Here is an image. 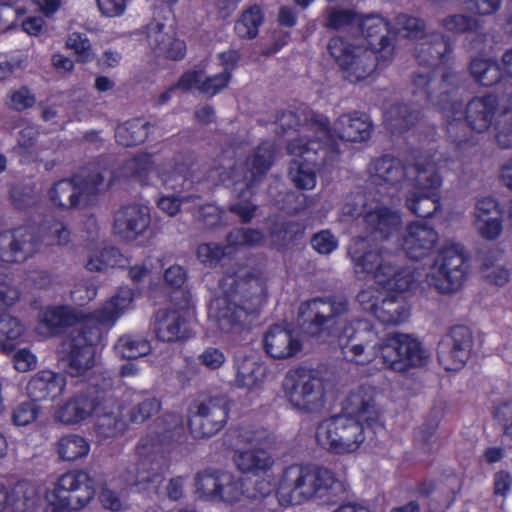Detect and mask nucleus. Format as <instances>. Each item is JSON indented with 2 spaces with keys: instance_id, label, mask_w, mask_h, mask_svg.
Wrapping results in <instances>:
<instances>
[{
  "instance_id": "obj_1",
  "label": "nucleus",
  "mask_w": 512,
  "mask_h": 512,
  "mask_svg": "<svg viewBox=\"0 0 512 512\" xmlns=\"http://www.w3.org/2000/svg\"><path fill=\"white\" fill-rule=\"evenodd\" d=\"M348 253L355 273L369 277L366 286L357 295L360 306L383 323L398 324L404 321L409 311L398 298L412 288L416 281L414 273L406 268L394 267L386 251L372 250L365 238L353 239Z\"/></svg>"
},
{
  "instance_id": "obj_2",
  "label": "nucleus",
  "mask_w": 512,
  "mask_h": 512,
  "mask_svg": "<svg viewBox=\"0 0 512 512\" xmlns=\"http://www.w3.org/2000/svg\"><path fill=\"white\" fill-rule=\"evenodd\" d=\"M346 310L347 302L343 299L311 300L301 306L304 331L320 342L337 344L349 361L359 365L367 364L377 356L375 352L372 355L365 351V346L375 339L376 333L367 321L359 320L344 325L338 317Z\"/></svg>"
},
{
  "instance_id": "obj_3",
  "label": "nucleus",
  "mask_w": 512,
  "mask_h": 512,
  "mask_svg": "<svg viewBox=\"0 0 512 512\" xmlns=\"http://www.w3.org/2000/svg\"><path fill=\"white\" fill-rule=\"evenodd\" d=\"M343 410V414L321 422L316 430L318 444L338 455L356 452L366 439L362 422L369 423L380 416L376 388L361 385L353 389Z\"/></svg>"
},
{
  "instance_id": "obj_4",
  "label": "nucleus",
  "mask_w": 512,
  "mask_h": 512,
  "mask_svg": "<svg viewBox=\"0 0 512 512\" xmlns=\"http://www.w3.org/2000/svg\"><path fill=\"white\" fill-rule=\"evenodd\" d=\"M343 489V483L335 474L315 465H291L286 467L274 487L271 480L261 478L252 489L245 488L246 502L262 500L275 490V497L282 507L298 505L314 497L335 495Z\"/></svg>"
},
{
  "instance_id": "obj_5",
  "label": "nucleus",
  "mask_w": 512,
  "mask_h": 512,
  "mask_svg": "<svg viewBox=\"0 0 512 512\" xmlns=\"http://www.w3.org/2000/svg\"><path fill=\"white\" fill-rule=\"evenodd\" d=\"M76 324L62 342L60 353L66 358L68 372L72 376H82L95 364V344L101 332L92 324L91 317L83 318L75 309L67 306H54L44 309L39 317L37 332L49 337L68 325Z\"/></svg>"
},
{
  "instance_id": "obj_6",
  "label": "nucleus",
  "mask_w": 512,
  "mask_h": 512,
  "mask_svg": "<svg viewBox=\"0 0 512 512\" xmlns=\"http://www.w3.org/2000/svg\"><path fill=\"white\" fill-rule=\"evenodd\" d=\"M356 25L361 26L365 39L334 37L328 44L330 56L342 69L345 78L352 83L368 78L376 66V54L372 49L364 47V41L376 49V41L379 40V61H389L394 50L387 37L390 33L389 25L382 17L369 16L361 19L359 16Z\"/></svg>"
},
{
  "instance_id": "obj_7",
  "label": "nucleus",
  "mask_w": 512,
  "mask_h": 512,
  "mask_svg": "<svg viewBox=\"0 0 512 512\" xmlns=\"http://www.w3.org/2000/svg\"><path fill=\"white\" fill-rule=\"evenodd\" d=\"M371 170L373 182L381 186L379 198L364 203L363 197L359 196L354 201L347 202L342 208V213L353 218L363 214L367 227L379 233L381 238L388 239L401 225L399 213L388 207L393 196L390 190H395L394 185L402 180L405 172L401 163L391 157L376 160Z\"/></svg>"
},
{
  "instance_id": "obj_8",
  "label": "nucleus",
  "mask_w": 512,
  "mask_h": 512,
  "mask_svg": "<svg viewBox=\"0 0 512 512\" xmlns=\"http://www.w3.org/2000/svg\"><path fill=\"white\" fill-rule=\"evenodd\" d=\"M223 296H217L209 305V319L225 334H238L248 315L263 301L264 289L257 278L238 279L227 277L220 283Z\"/></svg>"
},
{
  "instance_id": "obj_9",
  "label": "nucleus",
  "mask_w": 512,
  "mask_h": 512,
  "mask_svg": "<svg viewBox=\"0 0 512 512\" xmlns=\"http://www.w3.org/2000/svg\"><path fill=\"white\" fill-rule=\"evenodd\" d=\"M92 415L97 417L98 435L104 438L121 435L126 429L120 405L114 399L102 400L97 391L71 397L53 412L54 420L65 425L79 424Z\"/></svg>"
},
{
  "instance_id": "obj_10",
  "label": "nucleus",
  "mask_w": 512,
  "mask_h": 512,
  "mask_svg": "<svg viewBox=\"0 0 512 512\" xmlns=\"http://www.w3.org/2000/svg\"><path fill=\"white\" fill-rule=\"evenodd\" d=\"M38 491V505L44 512H71L88 504L95 494L93 480L84 471L67 472L53 488L38 487Z\"/></svg>"
},
{
  "instance_id": "obj_11",
  "label": "nucleus",
  "mask_w": 512,
  "mask_h": 512,
  "mask_svg": "<svg viewBox=\"0 0 512 512\" xmlns=\"http://www.w3.org/2000/svg\"><path fill=\"white\" fill-rule=\"evenodd\" d=\"M467 273L464 247L459 243L447 242L429 267L425 281L441 294H453L461 289Z\"/></svg>"
},
{
  "instance_id": "obj_12",
  "label": "nucleus",
  "mask_w": 512,
  "mask_h": 512,
  "mask_svg": "<svg viewBox=\"0 0 512 512\" xmlns=\"http://www.w3.org/2000/svg\"><path fill=\"white\" fill-rule=\"evenodd\" d=\"M230 438L235 449L234 462L239 471L257 475L273 468L275 460L264 448L270 443L265 431L241 428L234 431Z\"/></svg>"
},
{
  "instance_id": "obj_13",
  "label": "nucleus",
  "mask_w": 512,
  "mask_h": 512,
  "mask_svg": "<svg viewBox=\"0 0 512 512\" xmlns=\"http://www.w3.org/2000/svg\"><path fill=\"white\" fill-rule=\"evenodd\" d=\"M282 389L288 402L297 410L313 412L324 404V382L313 369H290L284 377Z\"/></svg>"
},
{
  "instance_id": "obj_14",
  "label": "nucleus",
  "mask_w": 512,
  "mask_h": 512,
  "mask_svg": "<svg viewBox=\"0 0 512 512\" xmlns=\"http://www.w3.org/2000/svg\"><path fill=\"white\" fill-rule=\"evenodd\" d=\"M375 353L386 368L404 372L427 363L428 352L416 338L408 334H389L375 347Z\"/></svg>"
},
{
  "instance_id": "obj_15",
  "label": "nucleus",
  "mask_w": 512,
  "mask_h": 512,
  "mask_svg": "<svg viewBox=\"0 0 512 512\" xmlns=\"http://www.w3.org/2000/svg\"><path fill=\"white\" fill-rule=\"evenodd\" d=\"M239 60L235 50H227L218 54L215 61L206 66V70L186 72L179 80L177 88L183 90H199L214 96L225 89L230 81L231 72Z\"/></svg>"
},
{
  "instance_id": "obj_16",
  "label": "nucleus",
  "mask_w": 512,
  "mask_h": 512,
  "mask_svg": "<svg viewBox=\"0 0 512 512\" xmlns=\"http://www.w3.org/2000/svg\"><path fill=\"white\" fill-rule=\"evenodd\" d=\"M415 170L417 173L415 181L404 180L401 183V190L406 193V205L411 212L420 217H427L439 207L437 190L442 180L432 164Z\"/></svg>"
},
{
  "instance_id": "obj_17",
  "label": "nucleus",
  "mask_w": 512,
  "mask_h": 512,
  "mask_svg": "<svg viewBox=\"0 0 512 512\" xmlns=\"http://www.w3.org/2000/svg\"><path fill=\"white\" fill-rule=\"evenodd\" d=\"M273 159V146L264 143L255 153L251 161L242 163L240 159L234 160L231 151H225L220 165L211 171V178H218L220 182L232 181L240 184L243 180L245 186L257 181L270 167Z\"/></svg>"
},
{
  "instance_id": "obj_18",
  "label": "nucleus",
  "mask_w": 512,
  "mask_h": 512,
  "mask_svg": "<svg viewBox=\"0 0 512 512\" xmlns=\"http://www.w3.org/2000/svg\"><path fill=\"white\" fill-rule=\"evenodd\" d=\"M508 107L500 105L494 95L475 97L466 106L465 111L459 102H452L449 108H445L446 118L451 132L454 122L462 119L477 133H484L494 124L499 114Z\"/></svg>"
},
{
  "instance_id": "obj_19",
  "label": "nucleus",
  "mask_w": 512,
  "mask_h": 512,
  "mask_svg": "<svg viewBox=\"0 0 512 512\" xmlns=\"http://www.w3.org/2000/svg\"><path fill=\"white\" fill-rule=\"evenodd\" d=\"M195 493L203 500L234 505L246 502L244 483L223 471H204L195 478Z\"/></svg>"
},
{
  "instance_id": "obj_20",
  "label": "nucleus",
  "mask_w": 512,
  "mask_h": 512,
  "mask_svg": "<svg viewBox=\"0 0 512 512\" xmlns=\"http://www.w3.org/2000/svg\"><path fill=\"white\" fill-rule=\"evenodd\" d=\"M320 144L306 137L293 140L288 146L291 155L289 176L294 185L303 190L316 186V172L319 167L318 150Z\"/></svg>"
},
{
  "instance_id": "obj_21",
  "label": "nucleus",
  "mask_w": 512,
  "mask_h": 512,
  "mask_svg": "<svg viewBox=\"0 0 512 512\" xmlns=\"http://www.w3.org/2000/svg\"><path fill=\"white\" fill-rule=\"evenodd\" d=\"M423 22L418 18L401 15L396 19V32L403 37L419 38L416 47L417 58L420 63L436 65L449 51L447 41L437 35H425L422 32Z\"/></svg>"
},
{
  "instance_id": "obj_22",
  "label": "nucleus",
  "mask_w": 512,
  "mask_h": 512,
  "mask_svg": "<svg viewBox=\"0 0 512 512\" xmlns=\"http://www.w3.org/2000/svg\"><path fill=\"white\" fill-rule=\"evenodd\" d=\"M227 418L228 409L224 399H206L190 408L189 428L196 438L210 437L224 427Z\"/></svg>"
},
{
  "instance_id": "obj_23",
  "label": "nucleus",
  "mask_w": 512,
  "mask_h": 512,
  "mask_svg": "<svg viewBox=\"0 0 512 512\" xmlns=\"http://www.w3.org/2000/svg\"><path fill=\"white\" fill-rule=\"evenodd\" d=\"M109 186L110 183H105L103 175L99 173L85 180L77 176L73 180L57 182L50 190V199L55 205L74 207L80 204V195L102 192Z\"/></svg>"
},
{
  "instance_id": "obj_24",
  "label": "nucleus",
  "mask_w": 512,
  "mask_h": 512,
  "mask_svg": "<svg viewBox=\"0 0 512 512\" xmlns=\"http://www.w3.org/2000/svg\"><path fill=\"white\" fill-rule=\"evenodd\" d=\"M473 346V336L469 328L457 326L442 340L439 346V359L446 370L461 369L468 361Z\"/></svg>"
},
{
  "instance_id": "obj_25",
  "label": "nucleus",
  "mask_w": 512,
  "mask_h": 512,
  "mask_svg": "<svg viewBox=\"0 0 512 512\" xmlns=\"http://www.w3.org/2000/svg\"><path fill=\"white\" fill-rule=\"evenodd\" d=\"M439 241L437 231L424 221L411 222L401 238V249L411 260H422L429 256Z\"/></svg>"
},
{
  "instance_id": "obj_26",
  "label": "nucleus",
  "mask_w": 512,
  "mask_h": 512,
  "mask_svg": "<svg viewBox=\"0 0 512 512\" xmlns=\"http://www.w3.org/2000/svg\"><path fill=\"white\" fill-rule=\"evenodd\" d=\"M149 224V208L143 205H130L115 213L113 231L121 239L133 241L147 230Z\"/></svg>"
},
{
  "instance_id": "obj_27",
  "label": "nucleus",
  "mask_w": 512,
  "mask_h": 512,
  "mask_svg": "<svg viewBox=\"0 0 512 512\" xmlns=\"http://www.w3.org/2000/svg\"><path fill=\"white\" fill-rule=\"evenodd\" d=\"M147 44L158 56L178 60L186 54V44L176 37L174 30L163 23L152 22L147 26Z\"/></svg>"
},
{
  "instance_id": "obj_28",
  "label": "nucleus",
  "mask_w": 512,
  "mask_h": 512,
  "mask_svg": "<svg viewBox=\"0 0 512 512\" xmlns=\"http://www.w3.org/2000/svg\"><path fill=\"white\" fill-rule=\"evenodd\" d=\"M262 235L255 230L238 229L231 232L228 236V246L224 250L217 244H202L197 249L199 260L206 265H214L225 255H229L233 248L245 245H255L260 243Z\"/></svg>"
},
{
  "instance_id": "obj_29",
  "label": "nucleus",
  "mask_w": 512,
  "mask_h": 512,
  "mask_svg": "<svg viewBox=\"0 0 512 512\" xmlns=\"http://www.w3.org/2000/svg\"><path fill=\"white\" fill-rule=\"evenodd\" d=\"M473 225L477 233L486 240H495L501 235L502 213L495 199L488 197L478 201Z\"/></svg>"
},
{
  "instance_id": "obj_30",
  "label": "nucleus",
  "mask_w": 512,
  "mask_h": 512,
  "mask_svg": "<svg viewBox=\"0 0 512 512\" xmlns=\"http://www.w3.org/2000/svg\"><path fill=\"white\" fill-rule=\"evenodd\" d=\"M35 251L33 236L26 228L0 234V258L4 262H22Z\"/></svg>"
},
{
  "instance_id": "obj_31",
  "label": "nucleus",
  "mask_w": 512,
  "mask_h": 512,
  "mask_svg": "<svg viewBox=\"0 0 512 512\" xmlns=\"http://www.w3.org/2000/svg\"><path fill=\"white\" fill-rule=\"evenodd\" d=\"M265 352L275 359H286L301 349V341L293 331L281 325L271 327L264 335Z\"/></svg>"
},
{
  "instance_id": "obj_32",
  "label": "nucleus",
  "mask_w": 512,
  "mask_h": 512,
  "mask_svg": "<svg viewBox=\"0 0 512 512\" xmlns=\"http://www.w3.org/2000/svg\"><path fill=\"white\" fill-rule=\"evenodd\" d=\"M188 301L178 310L161 309L156 314L155 331L157 337L164 342H173L184 339L188 335L185 315Z\"/></svg>"
},
{
  "instance_id": "obj_33",
  "label": "nucleus",
  "mask_w": 512,
  "mask_h": 512,
  "mask_svg": "<svg viewBox=\"0 0 512 512\" xmlns=\"http://www.w3.org/2000/svg\"><path fill=\"white\" fill-rule=\"evenodd\" d=\"M62 375L43 370L34 375L27 384V393L34 400L55 399L65 388Z\"/></svg>"
},
{
  "instance_id": "obj_34",
  "label": "nucleus",
  "mask_w": 512,
  "mask_h": 512,
  "mask_svg": "<svg viewBox=\"0 0 512 512\" xmlns=\"http://www.w3.org/2000/svg\"><path fill=\"white\" fill-rule=\"evenodd\" d=\"M334 131L343 140L361 142L370 137L371 123L365 114L348 113L337 119Z\"/></svg>"
},
{
  "instance_id": "obj_35",
  "label": "nucleus",
  "mask_w": 512,
  "mask_h": 512,
  "mask_svg": "<svg viewBox=\"0 0 512 512\" xmlns=\"http://www.w3.org/2000/svg\"><path fill=\"white\" fill-rule=\"evenodd\" d=\"M38 486L30 482H20L16 484L10 495L4 490L0 484V511L5 504L12 507L16 512H24L38 505Z\"/></svg>"
},
{
  "instance_id": "obj_36",
  "label": "nucleus",
  "mask_w": 512,
  "mask_h": 512,
  "mask_svg": "<svg viewBox=\"0 0 512 512\" xmlns=\"http://www.w3.org/2000/svg\"><path fill=\"white\" fill-rule=\"evenodd\" d=\"M266 366L252 358L237 362L235 385L247 390L249 394H257L266 379Z\"/></svg>"
},
{
  "instance_id": "obj_37",
  "label": "nucleus",
  "mask_w": 512,
  "mask_h": 512,
  "mask_svg": "<svg viewBox=\"0 0 512 512\" xmlns=\"http://www.w3.org/2000/svg\"><path fill=\"white\" fill-rule=\"evenodd\" d=\"M133 299L134 294L131 288H120L100 310H98L93 316H90L92 324H94V322H97V324L113 323L123 312L131 308Z\"/></svg>"
},
{
  "instance_id": "obj_38",
  "label": "nucleus",
  "mask_w": 512,
  "mask_h": 512,
  "mask_svg": "<svg viewBox=\"0 0 512 512\" xmlns=\"http://www.w3.org/2000/svg\"><path fill=\"white\" fill-rule=\"evenodd\" d=\"M122 175L125 177H135L141 182H153V176L161 177L163 183L172 188L176 189L178 183H174L172 179L164 175H160L158 170L154 168V163L150 156L142 154L138 157L128 160L122 168Z\"/></svg>"
},
{
  "instance_id": "obj_39",
  "label": "nucleus",
  "mask_w": 512,
  "mask_h": 512,
  "mask_svg": "<svg viewBox=\"0 0 512 512\" xmlns=\"http://www.w3.org/2000/svg\"><path fill=\"white\" fill-rule=\"evenodd\" d=\"M127 259L113 247H97L90 250L86 268L90 271L102 272L110 267H122Z\"/></svg>"
},
{
  "instance_id": "obj_40",
  "label": "nucleus",
  "mask_w": 512,
  "mask_h": 512,
  "mask_svg": "<svg viewBox=\"0 0 512 512\" xmlns=\"http://www.w3.org/2000/svg\"><path fill=\"white\" fill-rule=\"evenodd\" d=\"M90 451L89 441L78 434H68L57 442V453L64 461H77L88 455Z\"/></svg>"
},
{
  "instance_id": "obj_41",
  "label": "nucleus",
  "mask_w": 512,
  "mask_h": 512,
  "mask_svg": "<svg viewBox=\"0 0 512 512\" xmlns=\"http://www.w3.org/2000/svg\"><path fill=\"white\" fill-rule=\"evenodd\" d=\"M115 137L117 142L123 146L142 143L147 137V123L136 119L119 125Z\"/></svg>"
},
{
  "instance_id": "obj_42",
  "label": "nucleus",
  "mask_w": 512,
  "mask_h": 512,
  "mask_svg": "<svg viewBox=\"0 0 512 512\" xmlns=\"http://www.w3.org/2000/svg\"><path fill=\"white\" fill-rule=\"evenodd\" d=\"M263 15L258 6H251L245 10L235 23V32L240 38L252 39L257 36Z\"/></svg>"
},
{
  "instance_id": "obj_43",
  "label": "nucleus",
  "mask_w": 512,
  "mask_h": 512,
  "mask_svg": "<svg viewBox=\"0 0 512 512\" xmlns=\"http://www.w3.org/2000/svg\"><path fill=\"white\" fill-rule=\"evenodd\" d=\"M114 348L120 357L133 359L148 354L150 344L141 336L125 335L119 338Z\"/></svg>"
},
{
  "instance_id": "obj_44",
  "label": "nucleus",
  "mask_w": 512,
  "mask_h": 512,
  "mask_svg": "<svg viewBox=\"0 0 512 512\" xmlns=\"http://www.w3.org/2000/svg\"><path fill=\"white\" fill-rule=\"evenodd\" d=\"M471 73L484 86L498 82L501 77L499 66L490 59L476 58L471 63Z\"/></svg>"
},
{
  "instance_id": "obj_45",
  "label": "nucleus",
  "mask_w": 512,
  "mask_h": 512,
  "mask_svg": "<svg viewBox=\"0 0 512 512\" xmlns=\"http://www.w3.org/2000/svg\"><path fill=\"white\" fill-rule=\"evenodd\" d=\"M24 333V326L19 319L10 314H0V345L11 349L13 342L20 339Z\"/></svg>"
},
{
  "instance_id": "obj_46",
  "label": "nucleus",
  "mask_w": 512,
  "mask_h": 512,
  "mask_svg": "<svg viewBox=\"0 0 512 512\" xmlns=\"http://www.w3.org/2000/svg\"><path fill=\"white\" fill-rule=\"evenodd\" d=\"M495 140L504 149L512 148V108L504 109L495 122Z\"/></svg>"
},
{
  "instance_id": "obj_47",
  "label": "nucleus",
  "mask_w": 512,
  "mask_h": 512,
  "mask_svg": "<svg viewBox=\"0 0 512 512\" xmlns=\"http://www.w3.org/2000/svg\"><path fill=\"white\" fill-rule=\"evenodd\" d=\"M65 46L72 50L80 62H89L94 58V53L86 35L73 32L66 39Z\"/></svg>"
},
{
  "instance_id": "obj_48",
  "label": "nucleus",
  "mask_w": 512,
  "mask_h": 512,
  "mask_svg": "<svg viewBox=\"0 0 512 512\" xmlns=\"http://www.w3.org/2000/svg\"><path fill=\"white\" fill-rule=\"evenodd\" d=\"M433 74V78L420 74L415 78L414 83L419 89L423 90V92L427 94V96L432 102L438 104L436 102V98L438 97V94H436V90L439 88L443 90V93L446 92V88L449 82V76H446L442 80L438 79L436 75L439 74V68H437V70L434 71Z\"/></svg>"
},
{
  "instance_id": "obj_49",
  "label": "nucleus",
  "mask_w": 512,
  "mask_h": 512,
  "mask_svg": "<svg viewBox=\"0 0 512 512\" xmlns=\"http://www.w3.org/2000/svg\"><path fill=\"white\" fill-rule=\"evenodd\" d=\"M6 103L10 108L22 111L33 107L36 103V98L27 87H19L8 93Z\"/></svg>"
},
{
  "instance_id": "obj_50",
  "label": "nucleus",
  "mask_w": 512,
  "mask_h": 512,
  "mask_svg": "<svg viewBox=\"0 0 512 512\" xmlns=\"http://www.w3.org/2000/svg\"><path fill=\"white\" fill-rule=\"evenodd\" d=\"M38 416V407L32 401L21 403L12 415L13 423L17 426H25L33 422Z\"/></svg>"
},
{
  "instance_id": "obj_51",
  "label": "nucleus",
  "mask_w": 512,
  "mask_h": 512,
  "mask_svg": "<svg viewBox=\"0 0 512 512\" xmlns=\"http://www.w3.org/2000/svg\"><path fill=\"white\" fill-rule=\"evenodd\" d=\"M160 408L161 404L158 399L147 398L133 408L131 413L132 420L135 422H143L157 414Z\"/></svg>"
},
{
  "instance_id": "obj_52",
  "label": "nucleus",
  "mask_w": 512,
  "mask_h": 512,
  "mask_svg": "<svg viewBox=\"0 0 512 512\" xmlns=\"http://www.w3.org/2000/svg\"><path fill=\"white\" fill-rule=\"evenodd\" d=\"M311 245L319 254L327 255L337 249L338 240L328 230H323L312 237Z\"/></svg>"
},
{
  "instance_id": "obj_53",
  "label": "nucleus",
  "mask_w": 512,
  "mask_h": 512,
  "mask_svg": "<svg viewBox=\"0 0 512 512\" xmlns=\"http://www.w3.org/2000/svg\"><path fill=\"white\" fill-rule=\"evenodd\" d=\"M100 14L107 18L121 17L128 7V0H96Z\"/></svg>"
},
{
  "instance_id": "obj_54",
  "label": "nucleus",
  "mask_w": 512,
  "mask_h": 512,
  "mask_svg": "<svg viewBox=\"0 0 512 512\" xmlns=\"http://www.w3.org/2000/svg\"><path fill=\"white\" fill-rule=\"evenodd\" d=\"M484 277L491 283L503 286L510 279V271L503 265H494L486 263L483 267Z\"/></svg>"
},
{
  "instance_id": "obj_55",
  "label": "nucleus",
  "mask_w": 512,
  "mask_h": 512,
  "mask_svg": "<svg viewBox=\"0 0 512 512\" xmlns=\"http://www.w3.org/2000/svg\"><path fill=\"white\" fill-rule=\"evenodd\" d=\"M154 268H160L159 261L147 259L143 264L131 267L129 270V276L135 283L150 280L152 278Z\"/></svg>"
},
{
  "instance_id": "obj_56",
  "label": "nucleus",
  "mask_w": 512,
  "mask_h": 512,
  "mask_svg": "<svg viewBox=\"0 0 512 512\" xmlns=\"http://www.w3.org/2000/svg\"><path fill=\"white\" fill-rule=\"evenodd\" d=\"M476 26V22L463 15H454L443 21L445 30L452 33H460L472 30Z\"/></svg>"
},
{
  "instance_id": "obj_57",
  "label": "nucleus",
  "mask_w": 512,
  "mask_h": 512,
  "mask_svg": "<svg viewBox=\"0 0 512 512\" xmlns=\"http://www.w3.org/2000/svg\"><path fill=\"white\" fill-rule=\"evenodd\" d=\"M24 10L14 8L7 4H0V31H6L16 26L17 19Z\"/></svg>"
},
{
  "instance_id": "obj_58",
  "label": "nucleus",
  "mask_w": 512,
  "mask_h": 512,
  "mask_svg": "<svg viewBox=\"0 0 512 512\" xmlns=\"http://www.w3.org/2000/svg\"><path fill=\"white\" fill-rule=\"evenodd\" d=\"M13 363L16 370L27 372L37 365V357L28 349H20L13 356Z\"/></svg>"
},
{
  "instance_id": "obj_59",
  "label": "nucleus",
  "mask_w": 512,
  "mask_h": 512,
  "mask_svg": "<svg viewBox=\"0 0 512 512\" xmlns=\"http://www.w3.org/2000/svg\"><path fill=\"white\" fill-rule=\"evenodd\" d=\"M327 22L329 27L338 29L348 24L358 23L359 15L353 14L350 11H332L328 15Z\"/></svg>"
},
{
  "instance_id": "obj_60",
  "label": "nucleus",
  "mask_w": 512,
  "mask_h": 512,
  "mask_svg": "<svg viewBox=\"0 0 512 512\" xmlns=\"http://www.w3.org/2000/svg\"><path fill=\"white\" fill-rule=\"evenodd\" d=\"M22 30L30 36H40L47 32V23L43 16H29L21 23Z\"/></svg>"
},
{
  "instance_id": "obj_61",
  "label": "nucleus",
  "mask_w": 512,
  "mask_h": 512,
  "mask_svg": "<svg viewBox=\"0 0 512 512\" xmlns=\"http://www.w3.org/2000/svg\"><path fill=\"white\" fill-rule=\"evenodd\" d=\"M199 359L203 365L209 369H218L225 362L224 354L216 348L206 349L200 356Z\"/></svg>"
},
{
  "instance_id": "obj_62",
  "label": "nucleus",
  "mask_w": 512,
  "mask_h": 512,
  "mask_svg": "<svg viewBox=\"0 0 512 512\" xmlns=\"http://www.w3.org/2000/svg\"><path fill=\"white\" fill-rule=\"evenodd\" d=\"M99 500L102 506L114 512H118L123 508L120 498L109 488H102L99 493Z\"/></svg>"
},
{
  "instance_id": "obj_63",
  "label": "nucleus",
  "mask_w": 512,
  "mask_h": 512,
  "mask_svg": "<svg viewBox=\"0 0 512 512\" xmlns=\"http://www.w3.org/2000/svg\"><path fill=\"white\" fill-rule=\"evenodd\" d=\"M31 2L47 18L53 17L62 6V0H31Z\"/></svg>"
},
{
  "instance_id": "obj_64",
  "label": "nucleus",
  "mask_w": 512,
  "mask_h": 512,
  "mask_svg": "<svg viewBox=\"0 0 512 512\" xmlns=\"http://www.w3.org/2000/svg\"><path fill=\"white\" fill-rule=\"evenodd\" d=\"M164 278L169 285L180 288L186 280V273L181 266L172 265L165 271Z\"/></svg>"
}]
</instances>
